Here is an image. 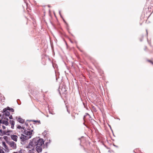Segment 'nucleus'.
Wrapping results in <instances>:
<instances>
[{"mask_svg": "<svg viewBox=\"0 0 153 153\" xmlns=\"http://www.w3.org/2000/svg\"><path fill=\"white\" fill-rule=\"evenodd\" d=\"M10 123L11 124V128H12L13 129L14 127V126L15 124V122L13 120H10Z\"/></svg>", "mask_w": 153, "mask_h": 153, "instance_id": "9d476101", "label": "nucleus"}, {"mask_svg": "<svg viewBox=\"0 0 153 153\" xmlns=\"http://www.w3.org/2000/svg\"><path fill=\"white\" fill-rule=\"evenodd\" d=\"M1 114H0V117H1Z\"/></svg>", "mask_w": 153, "mask_h": 153, "instance_id": "2f4dec72", "label": "nucleus"}, {"mask_svg": "<svg viewBox=\"0 0 153 153\" xmlns=\"http://www.w3.org/2000/svg\"><path fill=\"white\" fill-rule=\"evenodd\" d=\"M117 119H118L119 120H120V118H118Z\"/></svg>", "mask_w": 153, "mask_h": 153, "instance_id": "72a5a7b5", "label": "nucleus"}, {"mask_svg": "<svg viewBox=\"0 0 153 153\" xmlns=\"http://www.w3.org/2000/svg\"><path fill=\"white\" fill-rule=\"evenodd\" d=\"M114 146H116L114 145Z\"/></svg>", "mask_w": 153, "mask_h": 153, "instance_id": "4c0bfd02", "label": "nucleus"}, {"mask_svg": "<svg viewBox=\"0 0 153 153\" xmlns=\"http://www.w3.org/2000/svg\"><path fill=\"white\" fill-rule=\"evenodd\" d=\"M33 121L34 122H38V123H40V121L39 120H33Z\"/></svg>", "mask_w": 153, "mask_h": 153, "instance_id": "6ab92c4d", "label": "nucleus"}, {"mask_svg": "<svg viewBox=\"0 0 153 153\" xmlns=\"http://www.w3.org/2000/svg\"><path fill=\"white\" fill-rule=\"evenodd\" d=\"M51 140L49 139L48 140V141L46 142L45 143V146L47 147L48 144H50L51 142Z\"/></svg>", "mask_w": 153, "mask_h": 153, "instance_id": "4468645a", "label": "nucleus"}, {"mask_svg": "<svg viewBox=\"0 0 153 153\" xmlns=\"http://www.w3.org/2000/svg\"><path fill=\"white\" fill-rule=\"evenodd\" d=\"M2 128H3V129H5L6 128V127L4 126H2Z\"/></svg>", "mask_w": 153, "mask_h": 153, "instance_id": "4be33fe9", "label": "nucleus"}, {"mask_svg": "<svg viewBox=\"0 0 153 153\" xmlns=\"http://www.w3.org/2000/svg\"><path fill=\"white\" fill-rule=\"evenodd\" d=\"M11 108H10L9 107H7L6 108H4V111H10Z\"/></svg>", "mask_w": 153, "mask_h": 153, "instance_id": "f8f14e48", "label": "nucleus"}, {"mask_svg": "<svg viewBox=\"0 0 153 153\" xmlns=\"http://www.w3.org/2000/svg\"><path fill=\"white\" fill-rule=\"evenodd\" d=\"M13 153H22V150H20L19 151L16 152H14Z\"/></svg>", "mask_w": 153, "mask_h": 153, "instance_id": "dca6fc26", "label": "nucleus"}, {"mask_svg": "<svg viewBox=\"0 0 153 153\" xmlns=\"http://www.w3.org/2000/svg\"><path fill=\"white\" fill-rule=\"evenodd\" d=\"M17 103H18V104H19L18 102H17Z\"/></svg>", "mask_w": 153, "mask_h": 153, "instance_id": "58836bf2", "label": "nucleus"}, {"mask_svg": "<svg viewBox=\"0 0 153 153\" xmlns=\"http://www.w3.org/2000/svg\"><path fill=\"white\" fill-rule=\"evenodd\" d=\"M0 153H4V152L3 149H0Z\"/></svg>", "mask_w": 153, "mask_h": 153, "instance_id": "a211bd4d", "label": "nucleus"}, {"mask_svg": "<svg viewBox=\"0 0 153 153\" xmlns=\"http://www.w3.org/2000/svg\"><path fill=\"white\" fill-rule=\"evenodd\" d=\"M45 153H47V152H45Z\"/></svg>", "mask_w": 153, "mask_h": 153, "instance_id": "ea45409f", "label": "nucleus"}, {"mask_svg": "<svg viewBox=\"0 0 153 153\" xmlns=\"http://www.w3.org/2000/svg\"><path fill=\"white\" fill-rule=\"evenodd\" d=\"M83 124L85 126H86H86V125H85V123H83Z\"/></svg>", "mask_w": 153, "mask_h": 153, "instance_id": "c756f323", "label": "nucleus"}, {"mask_svg": "<svg viewBox=\"0 0 153 153\" xmlns=\"http://www.w3.org/2000/svg\"><path fill=\"white\" fill-rule=\"evenodd\" d=\"M14 110L13 108H11L10 111H11L12 112H14Z\"/></svg>", "mask_w": 153, "mask_h": 153, "instance_id": "aec40b11", "label": "nucleus"}, {"mask_svg": "<svg viewBox=\"0 0 153 153\" xmlns=\"http://www.w3.org/2000/svg\"><path fill=\"white\" fill-rule=\"evenodd\" d=\"M146 31L147 34H148V32H147V30H146Z\"/></svg>", "mask_w": 153, "mask_h": 153, "instance_id": "7c9ffc66", "label": "nucleus"}, {"mask_svg": "<svg viewBox=\"0 0 153 153\" xmlns=\"http://www.w3.org/2000/svg\"><path fill=\"white\" fill-rule=\"evenodd\" d=\"M18 121L20 123H23L25 122V120L21 118L20 117H19L18 119Z\"/></svg>", "mask_w": 153, "mask_h": 153, "instance_id": "1a4fd4ad", "label": "nucleus"}, {"mask_svg": "<svg viewBox=\"0 0 153 153\" xmlns=\"http://www.w3.org/2000/svg\"><path fill=\"white\" fill-rule=\"evenodd\" d=\"M11 132V130H9L8 129H7V131L6 130L3 131L2 134L4 135H9L10 134L8 133Z\"/></svg>", "mask_w": 153, "mask_h": 153, "instance_id": "423d86ee", "label": "nucleus"}, {"mask_svg": "<svg viewBox=\"0 0 153 153\" xmlns=\"http://www.w3.org/2000/svg\"><path fill=\"white\" fill-rule=\"evenodd\" d=\"M5 119H6L7 120H3L2 124H4L6 126H7L9 124V123L8 122L9 120L8 118H7V119L6 118Z\"/></svg>", "mask_w": 153, "mask_h": 153, "instance_id": "6e6552de", "label": "nucleus"}, {"mask_svg": "<svg viewBox=\"0 0 153 153\" xmlns=\"http://www.w3.org/2000/svg\"><path fill=\"white\" fill-rule=\"evenodd\" d=\"M47 117H48V115H47Z\"/></svg>", "mask_w": 153, "mask_h": 153, "instance_id": "e433bc0d", "label": "nucleus"}, {"mask_svg": "<svg viewBox=\"0 0 153 153\" xmlns=\"http://www.w3.org/2000/svg\"><path fill=\"white\" fill-rule=\"evenodd\" d=\"M30 151H31L30 150L29 151V153H30Z\"/></svg>", "mask_w": 153, "mask_h": 153, "instance_id": "f704fd0d", "label": "nucleus"}, {"mask_svg": "<svg viewBox=\"0 0 153 153\" xmlns=\"http://www.w3.org/2000/svg\"><path fill=\"white\" fill-rule=\"evenodd\" d=\"M30 144L32 146L36 147L37 152L39 153L42 151L43 145L44 144V141L42 139L39 137L33 138L32 140L30 142Z\"/></svg>", "mask_w": 153, "mask_h": 153, "instance_id": "f257e3e1", "label": "nucleus"}, {"mask_svg": "<svg viewBox=\"0 0 153 153\" xmlns=\"http://www.w3.org/2000/svg\"><path fill=\"white\" fill-rule=\"evenodd\" d=\"M25 124L27 126H28V124L26 122L25 123Z\"/></svg>", "mask_w": 153, "mask_h": 153, "instance_id": "c85d7f7f", "label": "nucleus"}, {"mask_svg": "<svg viewBox=\"0 0 153 153\" xmlns=\"http://www.w3.org/2000/svg\"><path fill=\"white\" fill-rule=\"evenodd\" d=\"M2 145L4 148L6 149H7V146L6 144V143L5 142H2Z\"/></svg>", "mask_w": 153, "mask_h": 153, "instance_id": "ddd939ff", "label": "nucleus"}, {"mask_svg": "<svg viewBox=\"0 0 153 153\" xmlns=\"http://www.w3.org/2000/svg\"><path fill=\"white\" fill-rule=\"evenodd\" d=\"M7 136H4V138L5 139L6 138H7Z\"/></svg>", "mask_w": 153, "mask_h": 153, "instance_id": "bb28decb", "label": "nucleus"}, {"mask_svg": "<svg viewBox=\"0 0 153 153\" xmlns=\"http://www.w3.org/2000/svg\"><path fill=\"white\" fill-rule=\"evenodd\" d=\"M1 124H0V126H1Z\"/></svg>", "mask_w": 153, "mask_h": 153, "instance_id": "a19ab883", "label": "nucleus"}, {"mask_svg": "<svg viewBox=\"0 0 153 153\" xmlns=\"http://www.w3.org/2000/svg\"><path fill=\"white\" fill-rule=\"evenodd\" d=\"M30 146H31L33 147V148L34 147V146H32L31 145H30V143H29V145L27 146V148H30Z\"/></svg>", "mask_w": 153, "mask_h": 153, "instance_id": "f3484780", "label": "nucleus"}, {"mask_svg": "<svg viewBox=\"0 0 153 153\" xmlns=\"http://www.w3.org/2000/svg\"><path fill=\"white\" fill-rule=\"evenodd\" d=\"M33 131V130H30L29 129L27 128V130H26L25 129L23 131V134H25L26 135L28 136H30L31 134H32V132Z\"/></svg>", "mask_w": 153, "mask_h": 153, "instance_id": "f03ea898", "label": "nucleus"}, {"mask_svg": "<svg viewBox=\"0 0 153 153\" xmlns=\"http://www.w3.org/2000/svg\"><path fill=\"white\" fill-rule=\"evenodd\" d=\"M3 114L2 115V119H6V118L4 117V116L5 115V116H9L10 115V112L7 111H4V109H3Z\"/></svg>", "mask_w": 153, "mask_h": 153, "instance_id": "39448f33", "label": "nucleus"}, {"mask_svg": "<svg viewBox=\"0 0 153 153\" xmlns=\"http://www.w3.org/2000/svg\"><path fill=\"white\" fill-rule=\"evenodd\" d=\"M140 41H142V40L140 39Z\"/></svg>", "mask_w": 153, "mask_h": 153, "instance_id": "473e14b6", "label": "nucleus"}, {"mask_svg": "<svg viewBox=\"0 0 153 153\" xmlns=\"http://www.w3.org/2000/svg\"><path fill=\"white\" fill-rule=\"evenodd\" d=\"M59 14L60 16V17L62 19L63 21H64V22H65V23H66V22L65 21V19L63 18L62 16L61 13V11L59 10Z\"/></svg>", "mask_w": 153, "mask_h": 153, "instance_id": "2eb2a0df", "label": "nucleus"}, {"mask_svg": "<svg viewBox=\"0 0 153 153\" xmlns=\"http://www.w3.org/2000/svg\"><path fill=\"white\" fill-rule=\"evenodd\" d=\"M67 111L68 112V113H70V111H68V109H67Z\"/></svg>", "mask_w": 153, "mask_h": 153, "instance_id": "cd10ccee", "label": "nucleus"}, {"mask_svg": "<svg viewBox=\"0 0 153 153\" xmlns=\"http://www.w3.org/2000/svg\"><path fill=\"white\" fill-rule=\"evenodd\" d=\"M2 121H3V120H0V124H1V123L2 124Z\"/></svg>", "mask_w": 153, "mask_h": 153, "instance_id": "393cba45", "label": "nucleus"}, {"mask_svg": "<svg viewBox=\"0 0 153 153\" xmlns=\"http://www.w3.org/2000/svg\"><path fill=\"white\" fill-rule=\"evenodd\" d=\"M49 113L50 114H53V115H54L55 114V113H52V112H51V111H49Z\"/></svg>", "mask_w": 153, "mask_h": 153, "instance_id": "5701e85b", "label": "nucleus"}, {"mask_svg": "<svg viewBox=\"0 0 153 153\" xmlns=\"http://www.w3.org/2000/svg\"><path fill=\"white\" fill-rule=\"evenodd\" d=\"M11 139L14 141L16 142L17 140L18 137L16 135H11Z\"/></svg>", "mask_w": 153, "mask_h": 153, "instance_id": "0eeeda50", "label": "nucleus"}, {"mask_svg": "<svg viewBox=\"0 0 153 153\" xmlns=\"http://www.w3.org/2000/svg\"><path fill=\"white\" fill-rule=\"evenodd\" d=\"M9 118L10 119H13V117H12V115H10L9 117Z\"/></svg>", "mask_w": 153, "mask_h": 153, "instance_id": "412c9836", "label": "nucleus"}, {"mask_svg": "<svg viewBox=\"0 0 153 153\" xmlns=\"http://www.w3.org/2000/svg\"><path fill=\"white\" fill-rule=\"evenodd\" d=\"M3 132V131H2V129H1L0 130V133L2 134Z\"/></svg>", "mask_w": 153, "mask_h": 153, "instance_id": "a878e982", "label": "nucleus"}, {"mask_svg": "<svg viewBox=\"0 0 153 153\" xmlns=\"http://www.w3.org/2000/svg\"><path fill=\"white\" fill-rule=\"evenodd\" d=\"M8 144L12 149H16V144L13 141H10L8 143Z\"/></svg>", "mask_w": 153, "mask_h": 153, "instance_id": "7ed1b4c3", "label": "nucleus"}, {"mask_svg": "<svg viewBox=\"0 0 153 153\" xmlns=\"http://www.w3.org/2000/svg\"><path fill=\"white\" fill-rule=\"evenodd\" d=\"M109 126V127H110V128H111V126Z\"/></svg>", "mask_w": 153, "mask_h": 153, "instance_id": "c9c22d12", "label": "nucleus"}, {"mask_svg": "<svg viewBox=\"0 0 153 153\" xmlns=\"http://www.w3.org/2000/svg\"><path fill=\"white\" fill-rule=\"evenodd\" d=\"M24 134H22L21 136L20 137V139L21 141H24L26 140H28L30 138H31V136H27L26 135H23Z\"/></svg>", "mask_w": 153, "mask_h": 153, "instance_id": "20e7f679", "label": "nucleus"}, {"mask_svg": "<svg viewBox=\"0 0 153 153\" xmlns=\"http://www.w3.org/2000/svg\"><path fill=\"white\" fill-rule=\"evenodd\" d=\"M148 61L149 62H151V63L152 64H153V62H152V61H151V60H148Z\"/></svg>", "mask_w": 153, "mask_h": 153, "instance_id": "b1692460", "label": "nucleus"}, {"mask_svg": "<svg viewBox=\"0 0 153 153\" xmlns=\"http://www.w3.org/2000/svg\"><path fill=\"white\" fill-rule=\"evenodd\" d=\"M17 128H18L19 129H23V130L22 131V132H23V131L24 130V129L25 128V127H23V126H20V125H17Z\"/></svg>", "mask_w": 153, "mask_h": 153, "instance_id": "9b49d317", "label": "nucleus"}]
</instances>
